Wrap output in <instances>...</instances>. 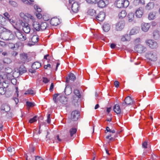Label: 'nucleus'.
I'll return each mask as SVG.
<instances>
[{"label":"nucleus","mask_w":160,"mask_h":160,"mask_svg":"<svg viewBox=\"0 0 160 160\" xmlns=\"http://www.w3.org/2000/svg\"><path fill=\"white\" fill-rule=\"evenodd\" d=\"M3 15L5 17H6L8 19L10 17V15L7 12H6L3 14Z\"/></svg>","instance_id":"nucleus-62"},{"label":"nucleus","mask_w":160,"mask_h":160,"mask_svg":"<svg viewBox=\"0 0 160 160\" xmlns=\"http://www.w3.org/2000/svg\"><path fill=\"white\" fill-rule=\"evenodd\" d=\"M48 24L46 22H42L40 24V30H44L46 29L48 27Z\"/></svg>","instance_id":"nucleus-36"},{"label":"nucleus","mask_w":160,"mask_h":160,"mask_svg":"<svg viewBox=\"0 0 160 160\" xmlns=\"http://www.w3.org/2000/svg\"><path fill=\"white\" fill-rule=\"evenodd\" d=\"M39 40V38L38 36L37 35H33L31 38V42H32V44H30L29 43H28V45H29L30 44H31V45H34L35 43L37 42Z\"/></svg>","instance_id":"nucleus-21"},{"label":"nucleus","mask_w":160,"mask_h":160,"mask_svg":"<svg viewBox=\"0 0 160 160\" xmlns=\"http://www.w3.org/2000/svg\"><path fill=\"white\" fill-rule=\"evenodd\" d=\"M8 46L11 49L14 48L15 47V45L12 43H9L8 44Z\"/></svg>","instance_id":"nucleus-58"},{"label":"nucleus","mask_w":160,"mask_h":160,"mask_svg":"<svg viewBox=\"0 0 160 160\" xmlns=\"http://www.w3.org/2000/svg\"><path fill=\"white\" fill-rule=\"evenodd\" d=\"M11 60L10 58H5L3 60V62L4 63L8 64L11 63Z\"/></svg>","instance_id":"nucleus-42"},{"label":"nucleus","mask_w":160,"mask_h":160,"mask_svg":"<svg viewBox=\"0 0 160 160\" xmlns=\"http://www.w3.org/2000/svg\"><path fill=\"white\" fill-rule=\"evenodd\" d=\"M128 21L129 22H132L134 19V14L132 12L129 13L127 16Z\"/></svg>","instance_id":"nucleus-35"},{"label":"nucleus","mask_w":160,"mask_h":160,"mask_svg":"<svg viewBox=\"0 0 160 160\" xmlns=\"http://www.w3.org/2000/svg\"><path fill=\"white\" fill-rule=\"evenodd\" d=\"M6 89L5 88H3L1 86L0 87V94L1 95H4L6 92Z\"/></svg>","instance_id":"nucleus-47"},{"label":"nucleus","mask_w":160,"mask_h":160,"mask_svg":"<svg viewBox=\"0 0 160 160\" xmlns=\"http://www.w3.org/2000/svg\"><path fill=\"white\" fill-rule=\"evenodd\" d=\"M22 1L25 4H29V5H32L33 4L32 3L30 2L27 0H22Z\"/></svg>","instance_id":"nucleus-56"},{"label":"nucleus","mask_w":160,"mask_h":160,"mask_svg":"<svg viewBox=\"0 0 160 160\" xmlns=\"http://www.w3.org/2000/svg\"><path fill=\"white\" fill-rule=\"evenodd\" d=\"M35 160H44L41 157L37 156L36 157Z\"/></svg>","instance_id":"nucleus-64"},{"label":"nucleus","mask_w":160,"mask_h":160,"mask_svg":"<svg viewBox=\"0 0 160 160\" xmlns=\"http://www.w3.org/2000/svg\"><path fill=\"white\" fill-rule=\"evenodd\" d=\"M153 36L156 39L159 38L160 37L159 31L157 30H154L153 33Z\"/></svg>","instance_id":"nucleus-37"},{"label":"nucleus","mask_w":160,"mask_h":160,"mask_svg":"<svg viewBox=\"0 0 160 160\" xmlns=\"http://www.w3.org/2000/svg\"><path fill=\"white\" fill-rule=\"evenodd\" d=\"M43 82L45 83H47L49 81V80L47 78L43 77Z\"/></svg>","instance_id":"nucleus-63"},{"label":"nucleus","mask_w":160,"mask_h":160,"mask_svg":"<svg viewBox=\"0 0 160 160\" xmlns=\"http://www.w3.org/2000/svg\"><path fill=\"white\" fill-rule=\"evenodd\" d=\"M9 3L13 7H15L17 6V3L14 1H10Z\"/></svg>","instance_id":"nucleus-54"},{"label":"nucleus","mask_w":160,"mask_h":160,"mask_svg":"<svg viewBox=\"0 0 160 160\" xmlns=\"http://www.w3.org/2000/svg\"><path fill=\"white\" fill-rule=\"evenodd\" d=\"M41 66L40 63L38 62H36L32 64V67L33 69H36L39 68Z\"/></svg>","instance_id":"nucleus-29"},{"label":"nucleus","mask_w":160,"mask_h":160,"mask_svg":"<svg viewBox=\"0 0 160 160\" xmlns=\"http://www.w3.org/2000/svg\"><path fill=\"white\" fill-rule=\"evenodd\" d=\"M114 84L116 88H118L119 86V83L118 81H116L114 82Z\"/></svg>","instance_id":"nucleus-59"},{"label":"nucleus","mask_w":160,"mask_h":160,"mask_svg":"<svg viewBox=\"0 0 160 160\" xmlns=\"http://www.w3.org/2000/svg\"><path fill=\"white\" fill-rule=\"evenodd\" d=\"M20 16L22 18H23L24 20H27L29 18L31 19H32L33 17L30 14H28V15H26L23 13L21 12L19 14Z\"/></svg>","instance_id":"nucleus-20"},{"label":"nucleus","mask_w":160,"mask_h":160,"mask_svg":"<svg viewBox=\"0 0 160 160\" xmlns=\"http://www.w3.org/2000/svg\"><path fill=\"white\" fill-rule=\"evenodd\" d=\"M4 29L5 30L2 31L3 40L7 41L12 40L14 39V35L10 31L5 28Z\"/></svg>","instance_id":"nucleus-1"},{"label":"nucleus","mask_w":160,"mask_h":160,"mask_svg":"<svg viewBox=\"0 0 160 160\" xmlns=\"http://www.w3.org/2000/svg\"><path fill=\"white\" fill-rule=\"evenodd\" d=\"M115 5L118 8H126L129 5V2L127 0H116Z\"/></svg>","instance_id":"nucleus-3"},{"label":"nucleus","mask_w":160,"mask_h":160,"mask_svg":"<svg viewBox=\"0 0 160 160\" xmlns=\"http://www.w3.org/2000/svg\"><path fill=\"white\" fill-rule=\"evenodd\" d=\"M20 58L22 62L23 63L28 62L29 61L27 55L25 53H22L20 54Z\"/></svg>","instance_id":"nucleus-19"},{"label":"nucleus","mask_w":160,"mask_h":160,"mask_svg":"<svg viewBox=\"0 0 160 160\" xmlns=\"http://www.w3.org/2000/svg\"><path fill=\"white\" fill-rule=\"evenodd\" d=\"M87 14L92 16H95L96 15V11L93 9H89L87 11Z\"/></svg>","instance_id":"nucleus-34"},{"label":"nucleus","mask_w":160,"mask_h":160,"mask_svg":"<svg viewBox=\"0 0 160 160\" xmlns=\"http://www.w3.org/2000/svg\"><path fill=\"white\" fill-rule=\"evenodd\" d=\"M154 4L153 2H149L145 6V9L147 10H150L154 7Z\"/></svg>","instance_id":"nucleus-25"},{"label":"nucleus","mask_w":160,"mask_h":160,"mask_svg":"<svg viewBox=\"0 0 160 160\" xmlns=\"http://www.w3.org/2000/svg\"><path fill=\"white\" fill-rule=\"evenodd\" d=\"M99 0H86L87 2L89 4H95L98 3Z\"/></svg>","instance_id":"nucleus-44"},{"label":"nucleus","mask_w":160,"mask_h":160,"mask_svg":"<svg viewBox=\"0 0 160 160\" xmlns=\"http://www.w3.org/2000/svg\"><path fill=\"white\" fill-rule=\"evenodd\" d=\"M5 70L6 74L12 73V69L9 67L6 68L5 69Z\"/></svg>","instance_id":"nucleus-43"},{"label":"nucleus","mask_w":160,"mask_h":160,"mask_svg":"<svg viewBox=\"0 0 160 160\" xmlns=\"http://www.w3.org/2000/svg\"><path fill=\"white\" fill-rule=\"evenodd\" d=\"M146 57L151 61H155L157 60V55L156 53L152 51H148L146 54Z\"/></svg>","instance_id":"nucleus-6"},{"label":"nucleus","mask_w":160,"mask_h":160,"mask_svg":"<svg viewBox=\"0 0 160 160\" xmlns=\"http://www.w3.org/2000/svg\"><path fill=\"white\" fill-rule=\"evenodd\" d=\"M134 49L138 52L140 53L145 52L146 50V48L141 44L136 45Z\"/></svg>","instance_id":"nucleus-8"},{"label":"nucleus","mask_w":160,"mask_h":160,"mask_svg":"<svg viewBox=\"0 0 160 160\" xmlns=\"http://www.w3.org/2000/svg\"><path fill=\"white\" fill-rule=\"evenodd\" d=\"M50 114H48L47 116V122L48 123H50Z\"/></svg>","instance_id":"nucleus-61"},{"label":"nucleus","mask_w":160,"mask_h":160,"mask_svg":"<svg viewBox=\"0 0 160 160\" xmlns=\"http://www.w3.org/2000/svg\"><path fill=\"white\" fill-rule=\"evenodd\" d=\"M11 83L13 85H15L16 84L17 80L15 78H13L11 80Z\"/></svg>","instance_id":"nucleus-55"},{"label":"nucleus","mask_w":160,"mask_h":160,"mask_svg":"<svg viewBox=\"0 0 160 160\" xmlns=\"http://www.w3.org/2000/svg\"><path fill=\"white\" fill-rule=\"evenodd\" d=\"M0 85L1 86L3 87V88H5V89H6L8 86V84H6V82L4 81L3 82L1 85Z\"/></svg>","instance_id":"nucleus-53"},{"label":"nucleus","mask_w":160,"mask_h":160,"mask_svg":"<svg viewBox=\"0 0 160 160\" xmlns=\"http://www.w3.org/2000/svg\"><path fill=\"white\" fill-rule=\"evenodd\" d=\"M79 116V112L76 110L74 111L71 114L70 118H68L67 122L68 123H70L72 121H76L78 120Z\"/></svg>","instance_id":"nucleus-4"},{"label":"nucleus","mask_w":160,"mask_h":160,"mask_svg":"<svg viewBox=\"0 0 160 160\" xmlns=\"http://www.w3.org/2000/svg\"><path fill=\"white\" fill-rule=\"evenodd\" d=\"M76 79V78L75 75L72 73L70 72L68 75V77L66 78V82L69 83L70 80L74 82Z\"/></svg>","instance_id":"nucleus-12"},{"label":"nucleus","mask_w":160,"mask_h":160,"mask_svg":"<svg viewBox=\"0 0 160 160\" xmlns=\"http://www.w3.org/2000/svg\"><path fill=\"white\" fill-rule=\"evenodd\" d=\"M147 44L152 49L156 48L158 47L156 42L152 40H148L146 41Z\"/></svg>","instance_id":"nucleus-9"},{"label":"nucleus","mask_w":160,"mask_h":160,"mask_svg":"<svg viewBox=\"0 0 160 160\" xmlns=\"http://www.w3.org/2000/svg\"><path fill=\"white\" fill-rule=\"evenodd\" d=\"M37 116H35L33 118L30 119L29 121V122L30 123H32L33 122H35L37 121Z\"/></svg>","instance_id":"nucleus-52"},{"label":"nucleus","mask_w":160,"mask_h":160,"mask_svg":"<svg viewBox=\"0 0 160 160\" xmlns=\"http://www.w3.org/2000/svg\"><path fill=\"white\" fill-rule=\"evenodd\" d=\"M14 114L10 112L6 114V117L8 118H12Z\"/></svg>","instance_id":"nucleus-49"},{"label":"nucleus","mask_w":160,"mask_h":160,"mask_svg":"<svg viewBox=\"0 0 160 160\" xmlns=\"http://www.w3.org/2000/svg\"><path fill=\"white\" fill-rule=\"evenodd\" d=\"M148 145V142L147 141H145L142 144V146L144 148H147V146Z\"/></svg>","instance_id":"nucleus-57"},{"label":"nucleus","mask_w":160,"mask_h":160,"mask_svg":"<svg viewBox=\"0 0 160 160\" xmlns=\"http://www.w3.org/2000/svg\"><path fill=\"white\" fill-rule=\"evenodd\" d=\"M77 132V129L74 128H72L70 130L69 132L70 135L71 137H72L73 135L75 134Z\"/></svg>","instance_id":"nucleus-41"},{"label":"nucleus","mask_w":160,"mask_h":160,"mask_svg":"<svg viewBox=\"0 0 160 160\" xmlns=\"http://www.w3.org/2000/svg\"><path fill=\"white\" fill-rule=\"evenodd\" d=\"M1 110L4 111L5 112H7L10 111V108L8 105L3 104L1 107Z\"/></svg>","instance_id":"nucleus-23"},{"label":"nucleus","mask_w":160,"mask_h":160,"mask_svg":"<svg viewBox=\"0 0 160 160\" xmlns=\"http://www.w3.org/2000/svg\"><path fill=\"white\" fill-rule=\"evenodd\" d=\"M34 9L38 12V13H36V15L37 18L39 19H41L42 18V15L40 12H41L42 9L37 4H35L34 6Z\"/></svg>","instance_id":"nucleus-14"},{"label":"nucleus","mask_w":160,"mask_h":160,"mask_svg":"<svg viewBox=\"0 0 160 160\" xmlns=\"http://www.w3.org/2000/svg\"><path fill=\"white\" fill-rule=\"evenodd\" d=\"M6 18L0 14V24L2 25H4L6 24Z\"/></svg>","instance_id":"nucleus-30"},{"label":"nucleus","mask_w":160,"mask_h":160,"mask_svg":"<svg viewBox=\"0 0 160 160\" xmlns=\"http://www.w3.org/2000/svg\"><path fill=\"white\" fill-rule=\"evenodd\" d=\"M17 37L21 41H25L27 39L26 36L22 34L19 31L15 33Z\"/></svg>","instance_id":"nucleus-13"},{"label":"nucleus","mask_w":160,"mask_h":160,"mask_svg":"<svg viewBox=\"0 0 160 160\" xmlns=\"http://www.w3.org/2000/svg\"><path fill=\"white\" fill-rule=\"evenodd\" d=\"M127 13L125 10H122L118 14L119 18L122 19L126 17Z\"/></svg>","instance_id":"nucleus-33"},{"label":"nucleus","mask_w":160,"mask_h":160,"mask_svg":"<svg viewBox=\"0 0 160 160\" xmlns=\"http://www.w3.org/2000/svg\"><path fill=\"white\" fill-rule=\"evenodd\" d=\"M125 22L124 21H120L116 24L115 29L117 31H121L123 28Z\"/></svg>","instance_id":"nucleus-10"},{"label":"nucleus","mask_w":160,"mask_h":160,"mask_svg":"<svg viewBox=\"0 0 160 160\" xmlns=\"http://www.w3.org/2000/svg\"><path fill=\"white\" fill-rule=\"evenodd\" d=\"M18 71L20 73V75L25 73L27 71L26 69L23 65H21L18 68Z\"/></svg>","instance_id":"nucleus-24"},{"label":"nucleus","mask_w":160,"mask_h":160,"mask_svg":"<svg viewBox=\"0 0 160 160\" xmlns=\"http://www.w3.org/2000/svg\"><path fill=\"white\" fill-rule=\"evenodd\" d=\"M143 14V10L142 7H139L138 8L135 13L136 16L138 18H141Z\"/></svg>","instance_id":"nucleus-16"},{"label":"nucleus","mask_w":160,"mask_h":160,"mask_svg":"<svg viewBox=\"0 0 160 160\" xmlns=\"http://www.w3.org/2000/svg\"><path fill=\"white\" fill-rule=\"evenodd\" d=\"M113 109L115 112L117 114H119L121 112V110L120 106L118 104L114 105Z\"/></svg>","instance_id":"nucleus-27"},{"label":"nucleus","mask_w":160,"mask_h":160,"mask_svg":"<svg viewBox=\"0 0 160 160\" xmlns=\"http://www.w3.org/2000/svg\"><path fill=\"white\" fill-rule=\"evenodd\" d=\"M79 9V4L77 2L73 3L72 5V10L73 12L75 13H77Z\"/></svg>","instance_id":"nucleus-11"},{"label":"nucleus","mask_w":160,"mask_h":160,"mask_svg":"<svg viewBox=\"0 0 160 160\" xmlns=\"http://www.w3.org/2000/svg\"><path fill=\"white\" fill-rule=\"evenodd\" d=\"M12 73L6 74V79L10 80L13 78Z\"/></svg>","instance_id":"nucleus-46"},{"label":"nucleus","mask_w":160,"mask_h":160,"mask_svg":"<svg viewBox=\"0 0 160 160\" xmlns=\"http://www.w3.org/2000/svg\"><path fill=\"white\" fill-rule=\"evenodd\" d=\"M133 102V100L129 96L127 97L125 99L124 102L122 103L121 106L124 108L126 107V105L132 104Z\"/></svg>","instance_id":"nucleus-7"},{"label":"nucleus","mask_w":160,"mask_h":160,"mask_svg":"<svg viewBox=\"0 0 160 160\" xmlns=\"http://www.w3.org/2000/svg\"><path fill=\"white\" fill-rule=\"evenodd\" d=\"M105 16V13L102 12H99V14L95 18L97 20L102 22L104 20Z\"/></svg>","instance_id":"nucleus-15"},{"label":"nucleus","mask_w":160,"mask_h":160,"mask_svg":"<svg viewBox=\"0 0 160 160\" xmlns=\"http://www.w3.org/2000/svg\"><path fill=\"white\" fill-rule=\"evenodd\" d=\"M138 32V31L137 30H136L134 29H132L131 31H130L129 35H132L136 34L137 32Z\"/></svg>","instance_id":"nucleus-48"},{"label":"nucleus","mask_w":160,"mask_h":160,"mask_svg":"<svg viewBox=\"0 0 160 160\" xmlns=\"http://www.w3.org/2000/svg\"><path fill=\"white\" fill-rule=\"evenodd\" d=\"M6 79V74L3 71H0V79Z\"/></svg>","instance_id":"nucleus-39"},{"label":"nucleus","mask_w":160,"mask_h":160,"mask_svg":"<svg viewBox=\"0 0 160 160\" xmlns=\"http://www.w3.org/2000/svg\"><path fill=\"white\" fill-rule=\"evenodd\" d=\"M32 26L36 31H40V24L38 22H34L32 23Z\"/></svg>","instance_id":"nucleus-22"},{"label":"nucleus","mask_w":160,"mask_h":160,"mask_svg":"<svg viewBox=\"0 0 160 160\" xmlns=\"http://www.w3.org/2000/svg\"><path fill=\"white\" fill-rule=\"evenodd\" d=\"M18 22L22 26V30L25 33H28L30 32L31 28L30 26L28 23L21 20H19Z\"/></svg>","instance_id":"nucleus-5"},{"label":"nucleus","mask_w":160,"mask_h":160,"mask_svg":"<svg viewBox=\"0 0 160 160\" xmlns=\"http://www.w3.org/2000/svg\"><path fill=\"white\" fill-rule=\"evenodd\" d=\"M8 151L11 152H12L13 154L15 153L14 148L13 147H9L7 148Z\"/></svg>","instance_id":"nucleus-51"},{"label":"nucleus","mask_w":160,"mask_h":160,"mask_svg":"<svg viewBox=\"0 0 160 160\" xmlns=\"http://www.w3.org/2000/svg\"><path fill=\"white\" fill-rule=\"evenodd\" d=\"M97 3L98 7L101 8L104 7L107 4L103 0H99Z\"/></svg>","instance_id":"nucleus-26"},{"label":"nucleus","mask_w":160,"mask_h":160,"mask_svg":"<svg viewBox=\"0 0 160 160\" xmlns=\"http://www.w3.org/2000/svg\"><path fill=\"white\" fill-rule=\"evenodd\" d=\"M59 94L58 93L55 94L53 95V100L54 103L57 105H58V101L62 104H66L67 103L68 100L65 96H60L58 98Z\"/></svg>","instance_id":"nucleus-2"},{"label":"nucleus","mask_w":160,"mask_h":160,"mask_svg":"<svg viewBox=\"0 0 160 160\" xmlns=\"http://www.w3.org/2000/svg\"><path fill=\"white\" fill-rule=\"evenodd\" d=\"M26 105L28 107H33L35 105L34 102L27 101L26 102Z\"/></svg>","instance_id":"nucleus-50"},{"label":"nucleus","mask_w":160,"mask_h":160,"mask_svg":"<svg viewBox=\"0 0 160 160\" xmlns=\"http://www.w3.org/2000/svg\"><path fill=\"white\" fill-rule=\"evenodd\" d=\"M110 26L109 24H104L103 26V30L105 32H108L110 29Z\"/></svg>","instance_id":"nucleus-38"},{"label":"nucleus","mask_w":160,"mask_h":160,"mask_svg":"<svg viewBox=\"0 0 160 160\" xmlns=\"http://www.w3.org/2000/svg\"><path fill=\"white\" fill-rule=\"evenodd\" d=\"M74 93L75 95L78 97V98H80L81 97V95L79 91L77 89H76L74 91Z\"/></svg>","instance_id":"nucleus-45"},{"label":"nucleus","mask_w":160,"mask_h":160,"mask_svg":"<svg viewBox=\"0 0 160 160\" xmlns=\"http://www.w3.org/2000/svg\"><path fill=\"white\" fill-rule=\"evenodd\" d=\"M156 12H150L148 16V18L149 20H152L156 18Z\"/></svg>","instance_id":"nucleus-28"},{"label":"nucleus","mask_w":160,"mask_h":160,"mask_svg":"<svg viewBox=\"0 0 160 160\" xmlns=\"http://www.w3.org/2000/svg\"><path fill=\"white\" fill-rule=\"evenodd\" d=\"M65 94L67 95H68L71 94L72 92V88L69 87H66L64 89Z\"/></svg>","instance_id":"nucleus-31"},{"label":"nucleus","mask_w":160,"mask_h":160,"mask_svg":"<svg viewBox=\"0 0 160 160\" xmlns=\"http://www.w3.org/2000/svg\"><path fill=\"white\" fill-rule=\"evenodd\" d=\"M150 27V24L148 23H143L141 25L142 29L144 32H147Z\"/></svg>","instance_id":"nucleus-18"},{"label":"nucleus","mask_w":160,"mask_h":160,"mask_svg":"<svg viewBox=\"0 0 160 160\" xmlns=\"http://www.w3.org/2000/svg\"><path fill=\"white\" fill-rule=\"evenodd\" d=\"M35 94V92L34 91L31 89H29L27 90L24 93V94H30L32 95H34Z\"/></svg>","instance_id":"nucleus-40"},{"label":"nucleus","mask_w":160,"mask_h":160,"mask_svg":"<svg viewBox=\"0 0 160 160\" xmlns=\"http://www.w3.org/2000/svg\"><path fill=\"white\" fill-rule=\"evenodd\" d=\"M18 54V52L16 51H13L11 53V55L13 57L16 56Z\"/></svg>","instance_id":"nucleus-60"},{"label":"nucleus","mask_w":160,"mask_h":160,"mask_svg":"<svg viewBox=\"0 0 160 160\" xmlns=\"http://www.w3.org/2000/svg\"><path fill=\"white\" fill-rule=\"evenodd\" d=\"M60 23L59 19L57 18H52L50 21V24L53 26H57Z\"/></svg>","instance_id":"nucleus-17"},{"label":"nucleus","mask_w":160,"mask_h":160,"mask_svg":"<svg viewBox=\"0 0 160 160\" xmlns=\"http://www.w3.org/2000/svg\"><path fill=\"white\" fill-rule=\"evenodd\" d=\"M13 78H16L20 75V73L18 71V68H15L14 69V72L12 73Z\"/></svg>","instance_id":"nucleus-32"}]
</instances>
